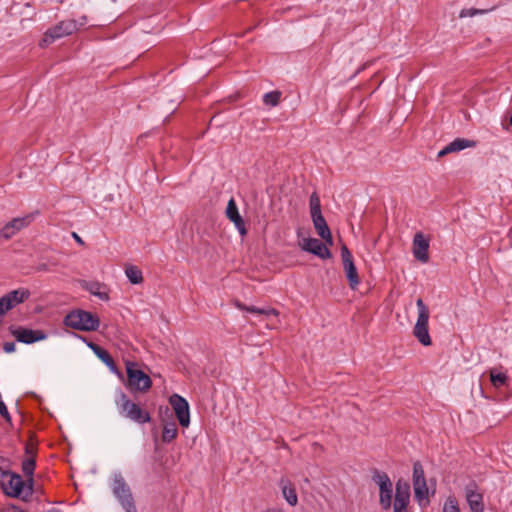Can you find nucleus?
Here are the masks:
<instances>
[{"mask_svg":"<svg viewBox=\"0 0 512 512\" xmlns=\"http://www.w3.org/2000/svg\"><path fill=\"white\" fill-rule=\"evenodd\" d=\"M262 512H284V510L279 509V508H270V509H266Z\"/></svg>","mask_w":512,"mask_h":512,"instance_id":"nucleus-39","label":"nucleus"},{"mask_svg":"<svg viewBox=\"0 0 512 512\" xmlns=\"http://www.w3.org/2000/svg\"><path fill=\"white\" fill-rule=\"evenodd\" d=\"M104 285L98 283V282H93V283H90L89 286L87 287V290L94 296L98 297L99 299L103 300V301H108L109 300V294L108 292H106L104 290Z\"/></svg>","mask_w":512,"mask_h":512,"instance_id":"nucleus-26","label":"nucleus"},{"mask_svg":"<svg viewBox=\"0 0 512 512\" xmlns=\"http://www.w3.org/2000/svg\"><path fill=\"white\" fill-rule=\"evenodd\" d=\"M63 322L65 326L79 331H96L100 325L97 315L82 309L68 313Z\"/></svg>","mask_w":512,"mask_h":512,"instance_id":"nucleus-2","label":"nucleus"},{"mask_svg":"<svg viewBox=\"0 0 512 512\" xmlns=\"http://www.w3.org/2000/svg\"><path fill=\"white\" fill-rule=\"evenodd\" d=\"M33 219L34 217L32 214L12 219L0 230V239L9 240L20 230L29 226Z\"/></svg>","mask_w":512,"mask_h":512,"instance_id":"nucleus-14","label":"nucleus"},{"mask_svg":"<svg viewBox=\"0 0 512 512\" xmlns=\"http://www.w3.org/2000/svg\"><path fill=\"white\" fill-rule=\"evenodd\" d=\"M125 274L132 284H140L143 282L142 271L134 265L126 267Z\"/></svg>","mask_w":512,"mask_h":512,"instance_id":"nucleus-24","label":"nucleus"},{"mask_svg":"<svg viewBox=\"0 0 512 512\" xmlns=\"http://www.w3.org/2000/svg\"><path fill=\"white\" fill-rule=\"evenodd\" d=\"M126 373V386L131 392L145 393L152 387V380L150 376L141 370L137 363L127 361Z\"/></svg>","mask_w":512,"mask_h":512,"instance_id":"nucleus-4","label":"nucleus"},{"mask_svg":"<svg viewBox=\"0 0 512 512\" xmlns=\"http://www.w3.org/2000/svg\"><path fill=\"white\" fill-rule=\"evenodd\" d=\"M73 237H74V239H75L78 243H80V244H83V243H84V242H83V240L78 236V234H77V233L73 232Z\"/></svg>","mask_w":512,"mask_h":512,"instance_id":"nucleus-40","label":"nucleus"},{"mask_svg":"<svg viewBox=\"0 0 512 512\" xmlns=\"http://www.w3.org/2000/svg\"><path fill=\"white\" fill-rule=\"evenodd\" d=\"M226 216L227 218L234 223L235 227L239 231V233L244 236L247 233L245 222L242 216L239 214L238 207L233 198L228 201L226 208Z\"/></svg>","mask_w":512,"mask_h":512,"instance_id":"nucleus-18","label":"nucleus"},{"mask_svg":"<svg viewBox=\"0 0 512 512\" xmlns=\"http://www.w3.org/2000/svg\"><path fill=\"white\" fill-rule=\"evenodd\" d=\"M178 429L176 423L171 421L167 422L163 426L162 440L165 443H169L177 437Z\"/></svg>","mask_w":512,"mask_h":512,"instance_id":"nucleus-23","label":"nucleus"},{"mask_svg":"<svg viewBox=\"0 0 512 512\" xmlns=\"http://www.w3.org/2000/svg\"><path fill=\"white\" fill-rule=\"evenodd\" d=\"M326 244V242L323 243L317 238H306L303 241L302 249L321 259H329L331 258V252Z\"/></svg>","mask_w":512,"mask_h":512,"instance_id":"nucleus-16","label":"nucleus"},{"mask_svg":"<svg viewBox=\"0 0 512 512\" xmlns=\"http://www.w3.org/2000/svg\"><path fill=\"white\" fill-rule=\"evenodd\" d=\"M408 504H409L408 499L395 498L394 504H393L394 512H407Z\"/></svg>","mask_w":512,"mask_h":512,"instance_id":"nucleus-34","label":"nucleus"},{"mask_svg":"<svg viewBox=\"0 0 512 512\" xmlns=\"http://www.w3.org/2000/svg\"><path fill=\"white\" fill-rule=\"evenodd\" d=\"M238 307L243 311L264 316L266 318H269L270 316L277 317L279 315V312L271 307L258 308L256 306H247L244 304H238Z\"/></svg>","mask_w":512,"mask_h":512,"instance_id":"nucleus-22","label":"nucleus"},{"mask_svg":"<svg viewBox=\"0 0 512 512\" xmlns=\"http://www.w3.org/2000/svg\"><path fill=\"white\" fill-rule=\"evenodd\" d=\"M85 23L86 16H82L80 22L75 19L62 20L45 32L41 45H49L57 39L72 35Z\"/></svg>","mask_w":512,"mask_h":512,"instance_id":"nucleus-3","label":"nucleus"},{"mask_svg":"<svg viewBox=\"0 0 512 512\" xmlns=\"http://www.w3.org/2000/svg\"><path fill=\"white\" fill-rule=\"evenodd\" d=\"M11 334L16 338L18 342L24 344H33L35 342L44 340L47 338V334L42 330H33L26 327H10Z\"/></svg>","mask_w":512,"mask_h":512,"instance_id":"nucleus-12","label":"nucleus"},{"mask_svg":"<svg viewBox=\"0 0 512 512\" xmlns=\"http://www.w3.org/2000/svg\"><path fill=\"white\" fill-rule=\"evenodd\" d=\"M31 293L26 288H19L4 294L9 310L29 299Z\"/></svg>","mask_w":512,"mask_h":512,"instance_id":"nucleus-21","label":"nucleus"},{"mask_svg":"<svg viewBox=\"0 0 512 512\" xmlns=\"http://www.w3.org/2000/svg\"><path fill=\"white\" fill-rule=\"evenodd\" d=\"M282 493L285 498V500L291 505L295 506L298 503V497L297 493L294 487L283 485L282 486Z\"/></svg>","mask_w":512,"mask_h":512,"instance_id":"nucleus-29","label":"nucleus"},{"mask_svg":"<svg viewBox=\"0 0 512 512\" xmlns=\"http://www.w3.org/2000/svg\"><path fill=\"white\" fill-rule=\"evenodd\" d=\"M16 349V345L14 342H5L3 344V350L6 352V353H12L14 352Z\"/></svg>","mask_w":512,"mask_h":512,"instance_id":"nucleus-36","label":"nucleus"},{"mask_svg":"<svg viewBox=\"0 0 512 512\" xmlns=\"http://www.w3.org/2000/svg\"><path fill=\"white\" fill-rule=\"evenodd\" d=\"M341 259L349 287L352 290H355L360 283V279L357 268L354 264L352 253L345 244L341 246Z\"/></svg>","mask_w":512,"mask_h":512,"instance_id":"nucleus-9","label":"nucleus"},{"mask_svg":"<svg viewBox=\"0 0 512 512\" xmlns=\"http://www.w3.org/2000/svg\"><path fill=\"white\" fill-rule=\"evenodd\" d=\"M89 347L93 350V352L96 354V356L106 364V366L110 369L111 372L118 375L120 378H123L122 373L118 370L115 361L111 354L105 350L104 348L100 347L99 345L95 343H90Z\"/></svg>","mask_w":512,"mask_h":512,"instance_id":"nucleus-20","label":"nucleus"},{"mask_svg":"<svg viewBox=\"0 0 512 512\" xmlns=\"http://www.w3.org/2000/svg\"><path fill=\"white\" fill-rule=\"evenodd\" d=\"M25 452L28 457L22 461V471L28 477L27 496H30L33 493V475L36 466L35 452L30 445L25 446Z\"/></svg>","mask_w":512,"mask_h":512,"instance_id":"nucleus-15","label":"nucleus"},{"mask_svg":"<svg viewBox=\"0 0 512 512\" xmlns=\"http://www.w3.org/2000/svg\"><path fill=\"white\" fill-rule=\"evenodd\" d=\"M451 152H459L469 147H474L475 142L464 138H456L448 144Z\"/></svg>","mask_w":512,"mask_h":512,"instance_id":"nucleus-25","label":"nucleus"},{"mask_svg":"<svg viewBox=\"0 0 512 512\" xmlns=\"http://www.w3.org/2000/svg\"><path fill=\"white\" fill-rule=\"evenodd\" d=\"M509 125L512 127V107H511V110H510Z\"/></svg>","mask_w":512,"mask_h":512,"instance_id":"nucleus-42","label":"nucleus"},{"mask_svg":"<svg viewBox=\"0 0 512 512\" xmlns=\"http://www.w3.org/2000/svg\"><path fill=\"white\" fill-rule=\"evenodd\" d=\"M312 222L317 234L328 244H333L331 231L322 213L311 215Z\"/></svg>","mask_w":512,"mask_h":512,"instance_id":"nucleus-19","label":"nucleus"},{"mask_svg":"<svg viewBox=\"0 0 512 512\" xmlns=\"http://www.w3.org/2000/svg\"><path fill=\"white\" fill-rule=\"evenodd\" d=\"M115 404L119 414L137 424H145L151 421L148 411L142 409L139 404L133 402L123 391L119 390Z\"/></svg>","mask_w":512,"mask_h":512,"instance_id":"nucleus-1","label":"nucleus"},{"mask_svg":"<svg viewBox=\"0 0 512 512\" xmlns=\"http://www.w3.org/2000/svg\"><path fill=\"white\" fill-rule=\"evenodd\" d=\"M7 311H9V307L7 306L6 299L3 295L0 297V317L3 316Z\"/></svg>","mask_w":512,"mask_h":512,"instance_id":"nucleus-35","label":"nucleus"},{"mask_svg":"<svg viewBox=\"0 0 512 512\" xmlns=\"http://www.w3.org/2000/svg\"><path fill=\"white\" fill-rule=\"evenodd\" d=\"M491 10H493V8H491V9H476V8L462 9L460 14H459V17L460 18L474 17L476 15L486 14V13H488Z\"/></svg>","mask_w":512,"mask_h":512,"instance_id":"nucleus-32","label":"nucleus"},{"mask_svg":"<svg viewBox=\"0 0 512 512\" xmlns=\"http://www.w3.org/2000/svg\"><path fill=\"white\" fill-rule=\"evenodd\" d=\"M12 509H13V512H27V511H24L16 506H12Z\"/></svg>","mask_w":512,"mask_h":512,"instance_id":"nucleus-41","label":"nucleus"},{"mask_svg":"<svg viewBox=\"0 0 512 512\" xmlns=\"http://www.w3.org/2000/svg\"><path fill=\"white\" fill-rule=\"evenodd\" d=\"M443 512H460L458 502L455 497H448L443 506Z\"/></svg>","mask_w":512,"mask_h":512,"instance_id":"nucleus-33","label":"nucleus"},{"mask_svg":"<svg viewBox=\"0 0 512 512\" xmlns=\"http://www.w3.org/2000/svg\"><path fill=\"white\" fill-rule=\"evenodd\" d=\"M48 512H61V511H60V510H58V509H51V510H49Z\"/></svg>","mask_w":512,"mask_h":512,"instance_id":"nucleus-43","label":"nucleus"},{"mask_svg":"<svg viewBox=\"0 0 512 512\" xmlns=\"http://www.w3.org/2000/svg\"><path fill=\"white\" fill-rule=\"evenodd\" d=\"M282 93L278 90L267 92L263 95V103L270 107H275L279 104Z\"/></svg>","mask_w":512,"mask_h":512,"instance_id":"nucleus-28","label":"nucleus"},{"mask_svg":"<svg viewBox=\"0 0 512 512\" xmlns=\"http://www.w3.org/2000/svg\"><path fill=\"white\" fill-rule=\"evenodd\" d=\"M429 241L422 233H416L413 238V255L422 263H427L429 260Z\"/></svg>","mask_w":512,"mask_h":512,"instance_id":"nucleus-17","label":"nucleus"},{"mask_svg":"<svg viewBox=\"0 0 512 512\" xmlns=\"http://www.w3.org/2000/svg\"><path fill=\"white\" fill-rule=\"evenodd\" d=\"M418 318L413 328V335L424 345H431V337L428 331L429 309L421 298L416 301Z\"/></svg>","mask_w":512,"mask_h":512,"instance_id":"nucleus-6","label":"nucleus"},{"mask_svg":"<svg viewBox=\"0 0 512 512\" xmlns=\"http://www.w3.org/2000/svg\"><path fill=\"white\" fill-rule=\"evenodd\" d=\"M311 215L319 214L321 212L320 198L316 192H313L309 199Z\"/></svg>","mask_w":512,"mask_h":512,"instance_id":"nucleus-31","label":"nucleus"},{"mask_svg":"<svg viewBox=\"0 0 512 512\" xmlns=\"http://www.w3.org/2000/svg\"><path fill=\"white\" fill-rule=\"evenodd\" d=\"M169 404L174 410L179 424L182 427H188L190 424V410L187 400L175 393L169 397Z\"/></svg>","mask_w":512,"mask_h":512,"instance_id":"nucleus-10","label":"nucleus"},{"mask_svg":"<svg viewBox=\"0 0 512 512\" xmlns=\"http://www.w3.org/2000/svg\"><path fill=\"white\" fill-rule=\"evenodd\" d=\"M37 270H38V271H47V270H48V266H47V264H40V265L37 267Z\"/></svg>","mask_w":512,"mask_h":512,"instance_id":"nucleus-38","label":"nucleus"},{"mask_svg":"<svg viewBox=\"0 0 512 512\" xmlns=\"http://www.w3.org/2000/svg\"><path fill=\"white\" fill-rule=\"evenodd\" d=\"M395 498L410 499V485L404 480H398L396 483Z\"/></svg>","mask_w":512,"mask_h":512,"instance_id":"nucleus-27","label":"nucleus"},{"mask_svg":"<svg viewBox=\"0 0 512 512\" xmlns=\"http://www.w3.org/2000/svg\"><path fill=\"white\" fill-rule=\"evenodd\" d=\"M1 485L4 493L10 497H20L23 492L27 494V485L22 477L11 471L1 472Z\"/></svg>","mask_w":512,"mask_h":512,"instance_id":"nucleus-7","label":"nucleus"},{"mask_svg":"<svg viewBox=\"0 0 512 512\" xmlns=\"http://www.w3.org/2000/svg\"><path fill=\"white\" fill-rule=\"evenodd\" d=\"M112 492L126 512H137L131 489L120 473L113 477Z\"/></svg>","mask_w":512,"mask_h":512,"instance_id":"nucleus-5","label":"nucleus"},{"mask_svg":"<svg viewBox=\"0 0 512 512\" xmlns=\"http://www.w3.org/2000/svg\"><path fill=\"white\" fill-rule=\"evenodd\" d=\"M490 380L494 387L499 388L507 384L508 377L505 373L490 372Z\"/></svg>","mask_w":512,"mask_h":512,"instance_id":"nucleus-30","label":"nucleus"},{"mask_svg":"<svg viewBox=\"0 0 512 512\" xmlns=\"http://www.w3.org/2000/svg\"><path fill=\"white\" fill-rule=\"evenodd\" d=\"M449 153H452V152H451V150L449 149V146H448V145H446L442 150H440V151L438 152V157H443V156H445V155H447V154H449Z\"/></svg>","mask_w":512,"mask_h":512,"instance_id":"nucleus-37","label":"nucleus"},{"mask_svg":"<svg viewBox=\"0 0 512 512\" xmlns=\"http://www.w3.org/2000/svg\"><path fill=\"white\" fill-rule=\"evenodd\" d=\"M414 494L417 499H424L428 497V487L425 479V473L420 461L413 464L412 474Z\"/></svg>","mask_w":512,"mask_h":512,"instance_id":"nucleus-13","label":"nucleus"},{"mask_svg":"<svg viewBox=\"0 0 512 512\" xmlns=\"http://www.w3.org/2000/svg\"><path fill=\"white\" fill-rule=\"evenodd\" d=\"M465 498L471 512H484L483 493L475 481L469 482L465 488Z\"/></svg>","mask_w":512,"mask_h":512,"instance_id":"nucleus-11","label":"nucleus"},{"mask_svg":"<svg viewBox=\"0 0 512 512\" xmlns=\"http://www.w3.org/2000/svg\"><path fill=\"white\" fill-rule=\"evenodd\" d=\"M372 480L379 486V502L384 510H388L392 504L393 484L389 476L382 471L374 470Z\"/></svg>","mask_w":512,"mask_h":512,"instance_id":"nucleus-8","label":"nucleus"}]
</instances>
